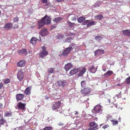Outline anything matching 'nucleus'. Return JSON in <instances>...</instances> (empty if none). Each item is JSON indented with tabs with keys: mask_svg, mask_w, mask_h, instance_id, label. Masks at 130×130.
I'll use <instances>...</instances> for the list:
<instances>
[{
	"mask_svg": "<svg viewBox=\"0 0 130 130\" xmlns=\"http://www.w3.org/2000/svg\"><path fill=\"white\" fill-rule=\"evenodd\" d=\"M51 19L50 17L46 15L41 20H40L38 22V29H39L43 27L45 24L47 25L51 24Z\"/></svg>",
	"mask_w": 130,
	"mask_h": 130,
	"instance_id": "1",
	"label": "nucleus"
},
{
	"mask_svg": "<svg viewBox=\"0 0 130 130\" xmlns=\"http://www.w3.org/2000/svg\"><path fill=\"white\" fill-rule=\"evenodd\" d=\"M91 91V88L89 87H86L82 89L80 92L84 96L87 95L89 94Z\"/></svg>",
	"mask_w": 130,
	"mask_h": 130,
	"instance_id": "2",
	"label": "nucleus"
},
{
	"mask_svg": "<svg viewBox=\"0 0 130 130\" xmlns=\"http://www.w3.org/2000/svg\"><path fill=\"white\" fill-rule=\"evenodd\" d=\"M61 100L55 102L52 106V108L53 110H55L59 108L61 105Z\"/></svg>",
	"mask_w": 130,
	"mask_h": 130,
	"instance_id": "3",
	"label": "nucleus"
},
{
	"mask_svg": "<svg viewBox=\"0 0 130 130\" xmlns=\"http://www.w3.org/2000/svg\"><path fill=\"white\" fill-rule=\"evenodd\" d=\"M101 106L100 105H97L92 110V111L93 113L95 114L99 113L101 111Z\"/></svg>",
	"mask_w": 130,
	"mask_h": 130,
	"instance_id": "4",
	"label": "nucleus"
},
{
	"mask_svg": "<svg viewBox=\"0 0 130 130\" xmlns=\"http://www.w3.org/2000/svg\"><path fill=\"white\" fill-rule=\"evenodd\" d=\"M18 78L20 81H22L24 78V73L22 70H19L17 74Z\"/></svg>",
	"mask_w": 130,
	"mask_h": 130,
	"instance_id": "5",
	"label": "nucleus"
},
{
	"mask_svg": "<svg viewBox=\"0 0 130 130\" xmlns=\"http://www.w3.org/2000/svg\"><path fill=\"white\" fill-rule=\"evenodd\" d=\"M73 48L72 47H69L66 48L63 51L61 55L66 56L68 55L69 52L72 50Z\"/></svg>",
	"mask_w": 130,
	"mask_h": 130,
	"instance_id": "6",
	"label": "nucleus"
},
{
	"mask_svg": "<svg viewBox=\"0 0 130 130\" xmlns=\"http://www.w3.org/2000/svg\"><path fill=\"white\" fill-rule=\"evenodd\" d=\"M48 33V31L47 29L45 28H43L39 32V34L42 37L46 36Z\"/></svg>",
	"mask_w": 130,
	"mask_h": 130,
	"instance_id": "7",
	"label": "nucleus"
},
{
	"mask_svg": "<svg viewBox=\"0 0 130 130\" xmlns=\"http://www.w3.org/2000/svg\"><path fill=\"white\" fill-rule=\"evenodd\" d=\"M13 25L11 23H9L5 24L4 28L5 30H9L13 27Z\"/></svg>",
	"mask_w": 130,
	"mask_h": 130,
	"instance_id": "8",
	"label": "nucleus"
},
{
	"mask_svg": "<svg viewBox=\"0 0 130 130\" xmlns=\"http://www.w3.org/2000/svg\"><path fill=\"white\" fill-rule=\"evenodd\" d=\"M26 104L21 102H19L17 104L18 109L20 110H24L25 108Z\"/></svg>",
	"mask_w": 130,
	"mask_h": 130,
	"instance_id": "9",
	"label": "nucleus"
},
{
	"mask_svg": "<svg viewBox=\"0 0 130 130\" xmlns=\"http://www.w3.org/2000/svg\"><path fill=\"white\" fill-rule=\"evenodd\" d=\"M31 87H28L26 88L24 91V94L26 95H29L31 94Z\"/></svg>",
	"mask_w": 130,
	"mask_h": 130,
	"instance_id": "10",
	"label": "nucleus"
},
{
	"mask_svg": "<svg viewBox=\"0 0 130 130\" xmlns=\"http://www.w3.org/2000/svg\"><path fill=\"white\" fill-rule=\"evenodd\" d=\"M39 40H38L37 38L35 37H33L30 40V42L33 44H36L38 40L40 42L42 40L41 39V38L40 37H39Z\"/></svg>",
	"mask_w": 130,
	"mask_h": 130,
	"instance_id": "11",
	"label": "nucleus"
},
{
	"mask_svg": "<svg viewBox=\"0 0 130 130\" xmlns=\"http://www.w3.org/2000/svg\"><path fill=\"white\" fill-rule=\"evenodd\" d=\"M80 70V68H74L70 71L69 74L71 75L75 74L78 72Z\"/></svg>",
	"mask_w": 130,
	"mask_h": 130,
	"instance_id": "12",
	"label": "nucleus"
},
{
	"mask_svg": "<svg viewBox=\"0 0 130 130\" xmlns=\"http://www.w3.org/2000/svg\"><path fill=\"white\" fill-rule=\"evenodd\" d=\"M26 64V61L24 60H21L19 61L17 63L18 66L20 67H24Z\"/></svg>",
	"mask_w": 130,
	"mask_h": 130,
	"instance_id": "13",
	"label": "nucleus"
},
{
	"mask_svg": "<svg viewBox=\"0 0 130 130\" xmlns=\"http://www.w3.org/2000/svg\"><path fill=\"white\" fill-rule=\"evenodd\" d=\"M79 71V73L77 74L78 76V77L83 76L85 72L86 71V69L85 67H83L80 70V69Z\"/></svg>",
	"mask_w": 130,
	"mask_h": 130,
	"instance_id": "14",
	"label": "nucleus"
},
{
	"mask_svg": "<svg viewBox=\"0 0 130 130\" xmlns=\"http://www.w3.org/2000/svg\"><path fill=\"white\" fill-rule=\"evenodd\" d=\"M72 66H73V65L71 63H68L65 65L64 67V69L66 71H67L72 68Z\"/></svg>",
	"mask_w": 130,
	"mask_h": 130,
	"instance_id": "15",
	"label": "nucleus"
},
{
	"mask_svg": "<svg viewBox=\"0 0 130 130\" xmlns=\"http://www.w3.org/2000/svg\"><path fill=\"white\" fill-rule=\"evenodd\" d=\"M57 84L58 86L63 87L66 85L67 83L65 80H60L57 82Z\"/></svg>",
	"mask_w": 130,
	"mask_h": 130,
	"instance_id": "16",
	"label": "nucleus"
},
{
	"mask_svg": "<svg viewBox=\"0 0 130 130\" xmlns=\"http://www.w3.org/2000/svg\"><path fill=\"white\" fill-rule=\"evenodd\" d=\"M97 69L95 68L94 66H92L88 68L89 71L91 73H95L97 71Z\"/></svg>",
	"mask_w": 130,
	"mask_h": 130,
	"instance_id": "17",
	"label": "nucleus"
},
{
	"mask_svg": "<svg viewBox=\"0 0 130 130\" xmlns=\"http://www.w3.org/2000/svg\"><path fill=\"white\" fill-rule=\"evenodd\" d=\"M24 97L23 94L19 93L16 95V97L18 101H20L22 100Z\"/></svg>",
	"mask_w": 130,
	"mask_h": 130,
	"instance_id": "18",
	"label": "nucleus"
},
{
	"mask_svg": "<svg viewBox=\"0 0 130 130\" xmlns=\"http://www.w3.org/2000/svg\"><path fill=\"white\" fill-rule=\"evenodd\" d=\"M48 54L47 51H42L39 53V56L40 57L43 58Z\"/></svg>",
	"mask_w": 130,
	"mask_h": 130,
	"instance_id": "19",
	"label": "nucleus"
},
{
	"mask_svg": "<svg viewBox=\"0 0 130 130\" xmlns=\"http://www.w3.org/2000/svg\"><path fill=\"white\" fill-rule=\"evenodd\" d=\"M123 35L127 36H130V30L129 29L124 30L123 31Z\"/></svg>",
	"mask_w": 130,
	"mask_h": 130,
	"instance_id": "20",
	"label": "nucleus"
},
{
	"mask_svg": "<svg viewBox=\"0 0 130 130\" xmlns=\"http://www.w3.org/2000/svg\"><path fill=\"white\" fill-rule=\"evenodd\" d=\"M89 125L90 126L94 127V126L93 128L94 130L95 129H96L98 126V125L97 124L94 122H90L89 124Z\"/></svg>",
	"mask_w": 130,
	"mask_h": 130,
	"instance_id": "21",
	"label": "nucleus"
},
{
	"mask_svg": "<svg viewBox=\"0 0 130 130\" xmlns=\"http://www.w3.org/2000/svg\"><path fill=\"white\" fill-rule=\"evenodd\" d=\"M18 53L20 54H26L27 53L26 49H24L22 50H19L18 51Z\"/></svg>",
	"mask_w": 130,
	"mask_h": 130,
	"instance_id": "22",
	"label": "nucleus"
},
{
	"mask_svg": "<svg viewBox=\"0 0 130 130\" xmlns=\"http://www.w3.org/2000/svg\"><path fill=\"white\" fill-rule=\"evenodd\" d=\"M63 19L62 18L60 17H58L54 19L53 20L56 23H57Z\"/></svg>",
	"mask_w": 130,
	"mask_h": 130,
	"instance_id": "23",
	"label": "nucleus"
},
{
	"mask_svg": "<svg viewBox=\"0 0 130 130\" xmlns=\"http://www.w3.org/2000/svg\"><path fill=\"white\" fill-rule=\"evenodd\" d=\"M113 73V71H108L104 75L106 77H108L110 76Z\"/></svg>",
	"mask_w": 130,
	"mask_h": 130,
	"instance_id": "24",
	"label": "nucleus"
},
{
	"mask_svg": "<svg viewBox=\"0 0 130 130\" xmlns=\"http://www.w3.org/2000/svg\"><path fill=\"white\" fill-rule=\"evenodd\" d=\"M103 18V17L102 14H99L96 15L94 17L95 19L97 20H101Z\"/></svg>",
	"mask_w": 130,
	"mask_h": 130,
	"instance_id": "25",
	"label": "nucleus"
},
{
	"mask_svg": "<svg viewBox=\"0 0 130 130\" xmlns=\"http://www.w3.org/2000/svg\"><path fill=\"white\" fill-rule=\"evenodd\" d=\"M12 115V112H9L8 111H6L4 113V116L6 117H9Z\"/></svg>",
	"mask_w": 130,
	"mask_h": 130,
	"instance_id": "26",
	"label": "nucleus"
},
{
	"mask_svg": "<svg viewBox=\"0 0 130 130\" xmlns=\"http://www.w3.org/2000/svg\"><path fill=\"white\" fill-rule=\"evenodd\" d=\"M102 53H104V50H102L99 49L96 50L94 52V54L95 55L100 54Z\"/></svg>",
	"mask_w": 130,
	"mask_h": 130,
	"instance_id": "27",
	"label": "nucleus"
},
{
	"mask_svg": "<svg viewBox=\"0 0 130 130\" xmlns=\"http://www.w3.org/2000/svg\"><path fill=\"white\" fill-rule=\"evenodd\" d=\"M85 18L83 17H81L78 18L77 21L78 22L81 23L83 22L85 20Z\"/></svg>",
	"mask_w": 130,
	"mask_h": 130,
	"instance_id": "28",
	"label": "nucleus"
},
{
	"mask_svg": "<svg viewBox=\"0 0 130 130\" xmlns=\"http://www.w3.org/2000/svg\"><path fill=\"white\" fill-rule=\"evenodd\" d=\"M6 122V120L3 118L2 116L1 118L0 119V127H1V125H3Z\"/></svg>",
	"mask_w": 130,
	"mask_h": 130,
	"instance_id": "29",
	"label": "nucleus"
},
{
	"mask_svg": "<svg viewBox=\"0 0 130 130\" xmlns=\"http://www.w3.org/2000/svg\"><path fill=\"white\" fill-rule=\"evenodd\" d=\"M71 15H72L73 16L71 18V20L72 21H75L76 20V16L74 14H69L68 15L67 17V18H68Z\"/></svg>",
	"mask_w": 130,
	"mask_h": 130,
	"instance_id": "30",
	"label": "nucleus"
},
{
	"mask_svg": "<svg viewBox=\"0 0 130 130\" xmlns=\"http://www.w3.org/2000/svg\"><path fill=\"white\" fill-rule=\"evenodd\" d=\"M116 96H117V97L119 98V96L121 94V90L120 89H117L116 90Z\"/></svg>",
	"mask_w": 130,
	"mask_h": 130,
	"instance_id": "31",
	"label": "nucleus"
},
{
	"mask_svg": "<svg viewBox=\"0 0 130 130\" xmlns=\"http://www.w3.org/2000/svg\"><path fill=\"white\" fill-rule=\"evenodd\" d=\"M88 23L87 25V26H86L87 27H90L91 26L95 25V22L94 21H92L90 22V20H89V22Z\"/></svg>",
	"mask_w": 130,
	"mask_h": 130,
	"instance_id": "32",
	"label": "nucleus"
},
{
	"mask_svg": "<svg viewBox=\"0 0 130 130\" xmlns=\"http://www.w3.org/2000/svg\"><path fill=\"white\" fill-rule=\"evenodd\" d=\"M111 122L112 123V124L113 125H116L118 123V121L115 120H111Z\"/></svg>",
	"mask_w": 130,
	"mask_h": 130,
	"instance_id": "33",
	"label": "nucleus"
},
{
	"mask_svg": "<svg viewBox=\"0 0 130 130\" xmlns=\"http://www.w3.org/2000/svg\"><path fill=\"white\" fill-rule=\"evenodd\" d=\"M89 20H87L84 21L82 24V25H87L86 26H87V25L88 24L89 22Z\"/></svg>",
	"mask_w": 130,
	"mask_h": 130,
	"instance_id": "34",
	"label": "nucleus"
},
{
	"mask_svg": "<svg viewBox=\"0 0 130 130\" xmlns=\"http://www.w3.org/2000/svg\"><path fill=\"white\" fill-rule=\"evenodd\" d=\"M54 71V69L52 68H50L47 70V73H48L51 74L53 73Z\"/></svg>",
	"mask_w": 130,
	"mask_h": 130,
	"instance_id": "35",
	"label": "nucleus"
},
{
	"mask_svg": "<svg viewBox=\"0 0 130 130\" xmlns=\"http://www.w3.org/2000/svg\"><path fill=\"white\" fill-rule=\"evenodd\" d=\"M125 81L127 84H129L130 83V76L126 79Z\"/></svg>",
	"mask_w": 130,
	"mask_h": 130,
	"instance_id": "36",
	"label": "nucleus"
},
{
	"mask_svg": "<svg viewBox=\"0 0 130 130\" xmlns=\"http://www.w3.org/2000/svg\"><path fill=\"white\" fill-rule=\"evenodd\" d=\"M67 23L69 25V26L71 27H73L74 25V23H72L69 21L67 22Z\"/></svg>",
	"mask_w": 130,
	"mask_h": 130,
	"instance_id": "37",
	"label": "nucleus"
},
{
	"mask_svg": "<svg viewBox=\"0 0 130 130\" xmlns=\"http://www.w3.org/2000/svg\"><path fill=\"white\" fill-rule=\"evenodd\" d=\"M10 82V80L9 79L7 78L5 79L4 82V83L5 84H8Z\"/></svg>",
	"mask_w": 130,
	"mask_h": 130,
	"instance_id": "38",
	"label": "nucleus"
},
{
	"mask_svg": "<svg viewBox=\"0 0 130 130\" xmlns=\"http://www.w3.org/2000/svg\"><path fill=\"white\" fill-rule=\"evenodd\" d=\"M81 86L83 88L84 87L86 86V83L85 81H83L81 83Z\"/></svg>",
	"mask_w": 130,
	"mask_h": 130,
	"instance_id": "39",
	"label": "nucleus"
},
{
	"mask_svg": "<svg viewBox=\"0 0 130 130\" xmlns=\"http://www.w3.org/2000/svg\"><path fill=\"white\" fill-rule=\"evenodd\" d=\"M101 4V3L99 2H97L94 4V6L95 7H97L99 6Z\"/></svg>",
	"mask_w": 130,
	"mask_h": 130,
	"instance_id": "40",
	"label": "nucleus"
},
{
	"mask_svg": "<svg viewBox=\"0 0 130 130\" xmlns=\"http://www.w3.org/2000/svg\"><path fill=\"white\" fill-rule=\"evenodd\" d=\"M102 38L100 36H97L95 37V39L96 40L99 41L101 40Z\"/></svg>",
	"mask_w": 130,
	"mask_h": 130,
	"instance_id": "41",
	"label": "nucleus"
},
{
	"mask_svg": "<svg viewBox=\"0 0 130 130\" xmlns=\"http://www.w3.org/2000/svg\"><path fill=\"white\" fill-rule=\"evenodd\" d=\"M72 40V38L69 37L66 38L65 40L64 41L65 42H70Z\"/></svg>",
	"mask_w": 130,
	"mask_h": 130,
	"instance_id": "42",
	"label": "nucleus"
},
{
	"mask_svg": "<svg viewBox=\"0 0 130 130\" xmlns=\"http://www.w3.org/2000/svg\"><path fill=\"white\" fill-rule=\"evenodd\" d=\"M52 127L50 126L45 127L43 128V130H52Z\"/></svg>",
	"mask_w": 130,
	"mask_h": 130,
	"instance_id": "43",
	"label": "nucleus"
},
{
	"mask_svg": "<svg viewBox=\"0 0 130 130\" xmlns=\"http://www.w3.org/2000/svg\"><path fill=\"white\" fill-rule=\"evenodd\" d=\"M13 21L14 22H17L19 21V18L18 17H16L14 18L13 20Z\"/></svg>",
	"mask_w": 130,
	"mask_h": 130,
	"instance_id": "44",
	"label": "nucleus"
},
{
	"mask_svg": "<svg viewBox=\"0 0 130 130\" xmlns=\"http://www.w3.org/2000/svg\"><path fill=\"white\" fill-rule=\"evenodd\" d=\"M19 28V25L18 24H15L14 25V26L12 28L13 29H16Z\"/></svg>",
	"mask_w": 130,
	"mask_h": 130,
	"instance_id": "45",
	"label": "nucleus"
},
{
	"mask_svg": "<svg viewBox=\"0 0 130 130\" xmlns=\"http://www.w3.org/2000/svg\"><path fill=\"white\" fill-rule=\"evenodd\" d=\"M41 1L43 3H46V4L45 6H47L48 5L47 4V0H41Z\"/></svg>",
	"mask_w": 130,
	"mask_h": 130,
	"instance_id": "46",
	"label": "nucleus"
},
{
	"mask_svg": "<svg viewBox=\"0 0 130 130\" xmlns=\"http://www.w3.org/2000/svg\"><path fill=\"white\" fill-rule=\"evenodd\" d=\"M42 51H47L45 50L46 48V47L45 46H43L42 47Z\"/></svg>",
	"mask_w": 130,
	"mask_h": 130,
	"instance_id": "47",
	"label": "nucleus"
},
{
	"mask_svg": "<svg viewBox=\"0 0 130 130\" xmlns=\"http://www.w3.org/2000/svg\"><path fill=\"white\" fill-rule=\"evenodd\" d=\"M109 126V125L108 124H107L103 126L102 127L103 128L105 129V128H107Z\"/></svg>",
	"mask_w": 130,
	"mask_h": 130,
	"instance_id": "48",
	"label": "nucleus"
},
{
	"mask_svg": "<svg viewBox=\"0 0 130 130\" xmlns=\"http://www.w3.org/2000/svg\"><path fill=\"white\" fill-rule=\"evenodd\" d=\"M56 27V26L55 25H53L51 26V30L55 28Z\"/></svg>",
	"mask_w": 130,
	"mask_h": 130,
	"instance_id": "49",
	"label": "nucleus"
},
{
	"mask_svg": "<svg viewBox=\"0 0 130 130\" xmlns=\"http://www.w3.org/2000/svg\"><path fill=\"white\" fill-rule=\"evenodd\" d=\"M4 84L2 83H0V89H1L3 87Z\"/></svg>",
	"mask_w": 130,
	"mask_h": 130,
	"instance_id": "50",
	"label": "nucleus"
},
{
	"mask_svg": "<svg viewBox=\"0 0 130 130\" xmlns=\"http://www.w3.org/2000/svg\"><path fill=\"white\" fill-rule=\"evenodd\" d=\"M59 38H60H60H61V39H63L64 38V37L63 35H61L59 36Z\"/></svg>",
	"mask_w": 130,
	"mask_h": 130,
	"instance_id": "51",
	"label": "nucleus"
},
{
	"mask_svg": "<svg viewBox=\"0 0 130 130\" xmlns=\"http://www.w3.org/2000/svg\"><path fill=\"white\" fill-rule=\"evenodd\" d=\"M75 45V44L74 43H72L70 45V47H71V46H74Z\"/></svg>",
	"mask_w": 130,
	"mask_h": 130,
	"instance_id": "52",
	"label": "nucleus"
},
{
	"mask_svg": "<svg viewBox=\"0 0 130 130\" xmlns=\"http://www.w3.org/2000/svg\"><path fill=\"white\" fill-rule=\"evenodd\" d=\"M55 0L57 1L58 2H61L62 1H64V0Z\"/></svg>",
	"mask_w": 130,
	"mask_h": 130,
	"instance_id": "53",
	"label": "nucleus"
},
{
	"mask_svg": "<svg viewBox=\"0 0 130 130\" xmlns=\"http://www.w3.org/2000/svg\"><path fill=\"white\" fill-rule=\"evenodd\" d=\"M35 26L34 25H30V28H34V27H35Z\"/></svg>",
	"mask_w": 130,
	"mask_h": 130,
	"instance_id": "54",
	"label": "nucleus"
},
{
	"mask_svg": "<svg viewBox=\"0 0 130 130\" xmlns=\"http://www.w3.org/2000/svg\"><path fill=\"white\" fill-rule=\"evenodd\" d=\"M58 125H61V126H62L63 125V124L62 123H59L58 124Z\"/></svg>",
	"mask_w": 130,
	"mask_h": 130,
	"instance_id": "55",
	"label": "nucleus"
},
{
	"mask_svg": "<svg viewBox=\"0 0 130 130\" xmlns=\"http://www.w3.org/2000/svg\"><path fill=\"white\" fill-rule=\"evenodd\" d=\"M3 106V105L2 104L0 103V108H1Z\"/></svg>",
	"mask_w": 130,
	"mask_h": 130,
	"instance_id": "56",
	"label": "nucleus"
},
{
	"mask_svg": "<svg viewBox=\"0 0 130 130\" xmlns=\"http://www.w3.org/2000/svg\"><path fill=\"white\" fill-rule=\"evenodd\" d=\"M121 117H119V119H118V120H119V122H121Z\"/></svg>",
	"mask_w": 130,
	"mask_h": 130,
	"instance_id": "57",
	"label": "nucleus"
},
{
	"mask_svg": "<svg viewBox=\"0 0 130 130\" xmlns=\"http://www.w3.org/2000/svg\"><path fill=\"white\" fill-rule=\"evenodd\" d=\"M103 70L104 71H106V69H103Z\"/></svg>",
	"mask_w": 130,
	"mask_h": 130,
	"instance_id": "58",
	"label": "nucleus"
},
{
	"mask_svg": "<svg viewBox=\"0 0 130 130\" xmlns=\"http://www.w3.org/2000/svg\"><path fill=\"white\" fill-rule=\"evenodd\" d=\"M75 115H77L78 114V112L77 111H75Z\"/></svg>",
	"mask_w": 130,
	"mask_h": 130,
	"instance_id": "59",
	"label": "nucleus"
},
{
	"mask_svg": "<svg viewBox=\"0 0 130 130\" xmlns=\"http://www.w3.org/2000/svg\"><path fill=\"white\" fill-rule=\"evenodd\" d=\"M117 85H118V86H121V85L120 84H117Z\"/></svg>",
	"mask_w": 130,
	"mask_h": 130,
	"instance_id": "60",
	"label": "nucleus"
},
{
	"mask_svg": "<svg viewBox=\"0 0 130 130\" xmlns=\"http://www.w3.org/2000/svg\"><path fill=\"white\" fill-rule=\"evenodd\" d=\"M1 114L0 113V117H1Z\"/></svg>",
	"mask_w": 130,
	"mask_h": 130,
	"instance_id": "61",
	"label": "nucleus"
},
{
	"mask_svg": "<svg viewBox=\"0 0 130 130\" xmlns=\"http://www.w3.org/2000/svg\"><path fill=\"white\" fill-rule=\"evenodd\" d=\"M1 10H0V14H1Z\"/></svg>",
	"mask_w": 130,
	"mask_h": 130,
	"instance_id": "62",
	"label": "nucleus"
},
{
	"mask_svg": "<svg viewBox=\"0 0 130 130\" xmlns=\"http://www.w3.org/2000/svg\"><path fill=\"white\" fill-rule=\"evenodd\" d=\"M90 129H89V130H90Z\"/></svg>",
	"mask_w": 130,
	"mask_h": 130,
	"instance_id": "63",
	"label": "nucleus"
}]
</instances>
